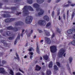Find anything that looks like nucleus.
I'll return each instance as SVG.
<instances>
[{"instance_id": "nucleus-1", "label": "nucleus", "mask_w": 75, "mask_h": 75, "mask_svg": "<svg viewBox=\"0 0 75 75\" xmlns=\"http://www.w3.org/2000/svg\"><path fill=\"white\" fill-rule=\"evenodd\" d=\"M23 13L24 16H27L28 14V10H29L30 11H33L34 10L30 6H25L23 8Z\"/></svg>"}, {"instance_id": "nucleus-2", "label": "nucleus", "mask_w": 75, "mask_h": 75, "mask_svg": "<svg viewBox=\"0 0 75 75\" xmlns=\"http://www.w3.org/2000/svg\"><path fill=\"white\" fill-rule=\"evenodd\" d=\"M33 6L34 7L36 8V10L37 11H40V12H39L38 13V16H41V15H42V14H44V11L42 9H40V8H39L40 5L37 4L35 3L33 4Z\"/></svg>"}, {"instance_id": "nucleus-3", "label": "nucleus", "mask_w": 75, "mask_h": 75, "mask_svg": "<svg viewBox=\"0 0 75 75\" xmlns=\"http://www.w3.org/2000/svg\"><path fill=\"white\" fill-rule=\"evenodd\" d=\"M66 51V50H64V49H61L59 51V52L58 54L59 57H62V56H63V55L64 57H65V55H66V53H65V52Z\"/></svg>"}, {"instance_id": "nucleus-4", "label": "nucleus", "mask_w": 75, "mask_h": 75, "mask_svg": "<svg viewBox=\"0 0 75 75\" xmlns=\"http://www.w3.org/2000/svg\"><path fill=\"white\" fill-rule=\"evenodd\" d=\"M33 19V17L31 16H27L25 19V23L26 24H30Z\"/></svg>"}, {"instance_id": "nucleus-5", "label": "nucleus", "mask_w": 75, "mask_h": 75, "mask_svg": "<svg viewBox=\"0 0 75 75\" xmlns=\"http://www.w3.org/2000/svg\"><path fill=\"white\" fill-rule=\"evenodd\" d=\"M7 30H13L14 31H18V28L16 27L13 28L12 26H8L7 28Z\"/></svg>"}, {"instance_id": "nucleus-6", "label": "nucleus", "mask_w": 75, "mask_h": 75, "mask_svg": "<svg viewBox=\"0 0 75 75\" xmlns=\"http://www.w3.org/2000/svg\"><path fill=\"white\" fill-rule=\"evenodd\" d=\"M50 51L52 52H55L57 51V47L55 46H52L50 47Z\"/></svg>"}, {"instance_id": "nucleus-7", "label": "nucleus", "mask_w": 75, "mask_h": 75, "mask_svg": "<svg viewBox=\"0 0 75 75\" xmlns=\"http://www.w3.org/2000/svg\"><path fill=\"white\" fill-rule=\"evenodd\" d=\"M38 23L40 25H45L46 24V21L44 20H40L38 21Z\"/></svg>"}, {"instance_id": "nucleus-8", "label": "nucleus", "mask_w": 75, "mask_h": 75, "mask_svg": "<svg viewBox=\"0 0 75 75\" xmlns=\"http://www.w3.org/2000/svg\"><path fill=\"white\" fill-rule=\"evenodd\" d=\"M15 20V18H8L6 19L5 20V23H10Z\"/></svg>"}, {"instance_id": "nucleus-9", "label": "nucleus", "mask_w": 75, "mask_h": 75, "mask_svg": "<svg viewBox=\"0 0 75 75\" xmlns=\"http://www.w3.org/2000/svg\"><path fill=\"white\" fill-rule=\"evenodd\" d=\"M72 32H75V27L72 28V29H70L67 31V33L69 34H72Z\"/></svg>"}, {"instance_id": "nucleus-10", "label": "nucleus", "mask_w": 75, "mask_h": 75, "mask_svg": "<svg viewBox=\"0 0 75 75\" xmlns=\"http://www.w3.org/2000/svg\"><path fill=\"white\" fill-rule=\"evenodd\" d=\"M1 16L2 17H3L4 18H8L11 17L10 15L8 14H1Z\"/></svg>"}, {"instance_id": "nucleus-11", "label": "nucleus", "mask_w": 75, "mask_h": 75, "mask_svg": "<svg viewBox=\"0 0 75 75\" xmlns=\"http://www.w3.org/2000/svg\"><path fill=\"white\" fill-rule=\"evenodd\" d=\"M24 23L21 21H18L16 23L15 25H23Z\"/></svg>"}, {"instance_id": "nucleus-12", "label": "nucleus", "mask_w": 75, "mask_h": 75, "mask_svg": "<svg viewBox=\"0 0 75 75\" xmlns=\"http://www.w3.org/2000/svg\"><path fill=\"white\" fill-rule=\"evenodd\" d=\"M43 19H44L45 20V21H49V20H50L49 17L46 15L44 16Z\"/></svg>"}, {"instance_id": "nucleus-13", "label": "nucleus", "mask_w": 75, "mask_h": 75, "mask_svg": "<svg viewBox=\"0 0 75 75\" xmlns=\"http://www.w3.org/2000/svg\"><path fill=\"white\" fill-rule=\"evenodd\" d=\"M20 35L19 34L18 35V36L16 39L15 41L14 44L15 45L17 43V40H20Z\"/></svg>"}, {"instance_id": "nucleus-14", "label": "nucleus", "mask_w": 75, "mask_h": 75, "mask_svg": "<svg viewBox=\"0 0 75 75\" xmlns=\"http://www.w3.org/2000/svg\"><path fill=\"white\" fill-rule=\"evenodd\" d=\"M36 51L37 53H38L39 54H40V48L38 47V45H37L36 47Z\"/></svg>"}, {"instance_id": "nucleus-15", "label": "nucleus", "mask_w": 75, "mask_h": 75, "mask_svg": "<svg viewBox=\"0 0 75 75\" xmlns=\"http://www.w3.org/2000/svg\"><path fill=\"white\" fill-rule=\"evenodd\" d=\"M45 40L46 41H47V44H50V43H51V40L49 38L46 37L45 38Z\"/></svg>"}, {"instance_id": "nucleus-16", "label": "nucleus", "mask_w": 75, "mask_h": 75, "mask_svg": "<svg viewBox=\"0 0 75 75\" xmlns=\"http://www.w3.org/2000/svg\"><path fill=\"white\" fill-rule=\"evenodd\" d=\"M41 69V67L39 66L38 65H36V68L35 69V71H40Z\"/></svg>"}, {"instance_id": "nucleus-17", "label": "nucleus", "mask_w": 75, "mask_h": 75, "mask_svg": "<svg viewBox=\"0 0 75 75\" xmlns=\"http://www.w3.org/2000/svg\"><path fill=\"white\" fill-rule=\"evenodd\" d=\"M71 44H72V45H74V46H75V40H73L72 41L69 43L68 44V45H71Z\"/></svg>"}, {"instance_id": "nucleus-18", "label": "nucleus", "mask_w": 75, "mask_h": 75, "mask_svg": "<svg viewBox=\"0 0 75 75\" xmlns=\"http://www.w3.org/2000/svg\"><path fill=\"white\" fill-rule=\"evenodd\" d=\"M1 42L3 43V44L4 45V46L5 47H6L7 45H8V44L6 43V42H5V40H2L1 41Z\"/></svg>"}, {"instance_id": "nucleus-19", "label": "nucleus", "mask_w": 75, "mask_h": 75, "mask_svg": "<svg viewBox=\"0 0 75 75\" xmlns=\"http://www.w3.org/2000/svg\"><path fill=\"white\" fill-rule=\"evenodd\" d=\"M37 1L38 4H41L44 1V0H37Z\"/></svg>"}, {"instance_id": "nucleus-20", "label": "nucleus", "mask_w": 75, "mask_h": 75, "mask_svg": "<svg viewBox=\"0 0 75 75\" xmlns=\"http://www.w3.org/2000/svg\"><path fill=\"white\" fill-rule=\"evenodd\" d=\"M5 72V71L4 70V68H0V73H4Z\"/></svg>"}, {"instance_id": "nucleus-21", "label": "nucleus", "mask_w": 75, "mask_h": 75, "mask_svg": "<svg viewBox=\"0 0 75 75\" xmlns=\"http://www.w3.org/2000/svg\"><path fill=\"white\" fill-rule=\"evenodd\" d=\"M6 34L8 36H11V33L9 31H6Z\"/></svg>"}, {"instance_id": "nucleus-22", "label": "nucleus", "mask_w": 75, "mask_h": 75, "mask_svg": "<svg viewBox=\"0 0 75 75\" xmlns=\"http://www.w3.org/2000/svg\"><path fill=\"white\" fill-rule=\"evenodd\" d=\"M16 56L17 58H16V57H14V59H17L18 60V61H19V59H19V57H18V54H17V53H16Z\"/></svg>"}, {"instance_id": "nucleus-23", "label": "nucleus", "mask_w": 75, "mask_h": 75, "mask_svg": "<svg viewBox=\"0 0 75 75\" xmlns=\"http://www.w3.org/2000/svg\"><path fill=\"white\" fill-rule=\"evenodd\" d=\"M44 31H45V34L46 35H47V36H50V33L48 32V31L44 30Z\"/></svg>"}, {"instance_id": "nucleus-24", "label": "nucleus", "mask_w": 75, "mask_h": 75, "mask_svg": "<svg viewBox=\"0 0 75 75\" xmlns=\"http://www.w3.org/2000/svg\"><path fill=\"white\" fill-rule=\"evenodd\" d=\"M62 31V30L61 29L60 30L58 28H57L56 31H57V32L58 33H59V34H60V33H61Z\"/></svg>"}, {"instance_id": "nucleus-25", "label": "nucleus", "mask_w": 75, "mask_h": 75, "mask_svg": "<svg viewBox=\"0 0 75 75\" xmlns=\"http://www.w3.org/2000/svg\"><path fill=\"white\" fill-rule=\"evenodd\" d=\"M43 58L44 59H45V60H48V57L47 55H45L43 56Z\"/></svg>"}, {"instance_id": "nucleus-26", "label": "nucleus", "mask_w": 75, "mask_h": 75, "mask_svg": "<svg viewBox=\"0 0 75 75\" xmlns=\"http://www.w3.org/2000/svg\"><path fill=\"white\" fill-rule=\"evenodd\" d=\"M54 69L55 71H58V67H57V66L56 65H54Z\"/></svg>"}, {"instance_id": "nucleus-27", "label": "nucleus", "mask_w": 75, "mask_h": 75, "mask_svg": "<svg viewBox=\"0 0 75 75\" xmlns=\"http://www.w3.org/2000/svg\"><path fill=\"white\" fill-rule=\"evenodd\" d=\"M47 74L48 75H51V70L47 69Z\"/></svg>"}, {"instance_id": "nucleus-28", "label": "nucleus", "mask_w": 75, "mask_h": 75, "mask_svg": "<svg viewBox=\"0 0 75 75\" xmlns=\"http://www.w3.org/2000/svg\"><path fill=\"white\" fill-rule=\"evenodd\" d=\"M11 10H17V8H16V7H11L10 8Z\"/></svg>"}, {"instance_id": "nucleus-29", "label": "nucleus", "mask_w": 75, "mask_h": 75, "mask_svg": "<svg viewBox=\"0 0 75 75\" xmlns=\"http://www.w3.org/2000/svg\"><path fill=\"white\" fill-rule=\"evenodd\" d=\"M52 66V62H50L49 64V68H51Z\"/></svg>"}, {"instance_id": "nucleus-30", "label": "nucleus", "mask_w": 75, "mask_h": 75, "mask_svg": "<svg viewBox=\"0 0 75 75\" xmlns=\"http://www.w3.org/2000/svg\"><path fill=\"white\" fill-rule=\"evenodd\" d=\"M5 13H6L7 14H9V13H14V11H12L11 12H10L8 11H5Z\"/></svg>"}, {"instance_id": "nucleus-31", "label": "nucleus", "mask_w": 75, "mask_h": 75, "mask_svg": "<svg viewBox=\"0 0 75 75\" xmlns=\"http://www.w3.org/2000/svg\"><path fill=\"white\" fill-rule=\"evenodd\" d=\"M69 63H71V62H72V60H73L72 57H70L69 58Z\"/></svg>"}, {"instance_id": "nucleus-32", "label": "nucleus", "mask_w": 75, "mask_h": 75, "mask_svg": "<svg viewBox=\"0 0 75 75\" xmlns=\"http://www.w3.org/2000/svg\"><path fill=\"white\" fill-rule=\"evenodd\" d=\"M30 54L31 55L30 56V59H32V58L33 57V52H30Z\"/></svg>"}, {"instance_id": "nucleus-33", "label": "nucleus", "mask_w": 75, "mask_h": 75, "mask_svg": "<svg viewBox=\"0 0 75 75\" xmlns=\"http://www.w3.org/2000/svg\"><path fill=\"white\" fill-rule=\"evenodd\" d=\"M27 2L29 4H32L33 3V1L32 0H27Z\"/></svg>"}, {"instance_id": "nucleus-34", "label": "nucleus", "mask_w": 75, "mask_h": 75, "mask_svg": "<svg viewBox=\"0 0 75 75\" xmlns=\"http://www.w3.org/2000/svg\"><path fill=\"white\" fill-rule=\"evenodd\" d=\"M1 63L3 65H4V64H6L7 62L6 61H5V60H3L2 61Z\"/></svg>"}, {"instance_id": "nucleus-35", "label": "nucleus", "mask_w": 75, "mask_h": 75, "mask_svg": "<svg viewBox=\"0 0 75 75\" xmlns=\"http://www.w3.org/2000/svg\"><path fill=\"white\" fill-rule=\"evenodd\" d=\"M56 64H57V66H58L59 68V67H61V64H60L59 62H56Z\"/></svg>"}, {"instance_id": "nucleus-36", "label": "nucleus", "mask_w": 75, "mask_h": 75, "mask_svg": "<svg viewBox=\"0 0 75 75\" xmlns=\"http://www.w3.org/2000/svg\"><path fill=\"white\" fill-rule=\"evenodd\" d=\"M9 73L10 74H11V75H14V72H13V71H12L11 70H10V72Z\"/></svg>"}, {"instance_id": "nucleus-37", "label": "nucleus", "mask_w": 75, "mask_h": 75, "mask_svg": "<svg viewBox=\"0 0 75 75\" xmlns=\"http://www.w3.org/2000/svg\"><path fill=\"white\" fill-rule=\"evenodd\" d=\"M69 6V4H67L66 5H63L62 6L63 7H68Z\"/></svg>"}, {"instance_id": "nucleus-38", "label": "nucleus", "mask_w": 75, "mask_h": 75, "mask_svg": "<svg viewBox=\"0 0 75 75\" xmlns=\"http://www.w3.org/2000/svg\"><path fill=\"white\" fill-rule=\"evenodd\" d=\"M14 38V37H9L8 38V39L9 40H13Z\"/></svg>"}, {"instance_id": "nucleus-39", "label": "nucleus", "mask_w": 75, "mask_h": 75, "mask_svg": "<svg viewBox=\"0 0 75 75\" xmlns=\"http://www.w3.org/2000/svg\"><path fill=\"white\" fill-rule=\"evenodd\" d=\"M51 25V23L49 22L46 25V27H49Z\"/></svg>"}, {"instance_id": "nucleus-40", "label": "nucleus", "mask_w": 75, "mask_h": 75, "mask_svg": "<svg viewBox=\"0 0 75 75\" xmlns=\"http://www.w3.org/2000/svg\"><path fill=\"white\" fill-rule=\"evenodd\" d=\"M21 14V12H17L16 14L17 16H19V15Z\"/></svg>"}, {"instance_id": "nucleus-41", "label": "nucleus", "mask_w": 75, "mask_h": 75, "mask_svg": "<svg viewBox=\"0 0 75 75\" xmlns=\"http://www.w3.org/2000/svg\"><path fill=\"white\" fill-rule=\"evenodd\" d=\"M69 11L68 10L67 11V18H68V17H69Z\"/></svg>"}, {"instance_id": "nucleus-42", "label": "nucleus", "mask_w": 75, "mask_h": 75, "mask_svg": "<svg viewBox=\"0 0 75 75\" xmlns=\"http://www.w3.org/2000/svg\"><path fill=\"white\" fill-rule=\"evenodd\" d=\"M74 16H75V13L74 12H73L72 14V18H71L72 19V18H74Z\"/></svg>"}, {"instance_id": "nucleus-43", "label": "nucleus", "mask_w": 75, "mask_h": 75, "mask_svg": "<svg viewBox=\"0 0 75 75\" xmlns=\"http://www.w3.org/2000/svg\"><path fill=\"white\" fill-rule=\"evenodd\" d=\"M67 67L68 69V70H70V67H69V64L67 65Z\"/></svg>"}, {"instance_id": "nucleus-44", "label": "nucleus", "mask_w": 75, "mask_h": 75, "mask_svg": "<svg viewBox=\"0 0 75 75\" xmlns=\"http://www.w3.org/2000/svg\"><path fill=\"white\" fill-rule=\"evenodd\" d=\"M19 71H20V72H22V73H23V74H24V71H23L21 70L20 68H19Z\"/></svg>"}, {"instance_id": "nucleus-45", "label": "nucleus", "mask_w": 75, "mask_h": 75, "mask_svg": "<svg viewBox=\"0 0 75 75\" xmlns=\"http://www.w3.org/2000/svg\"><path fill=\"white\" fill-rule=\"evenodd\" d=\"M54 11H53L52 13V16L53 18L54 17Z\"/></svg>"}, {"instance_id": "nucleus-46", "label": "nucleus", "mask_w": 75, "mask_h": 75, "mask_svg": "<svg viewBox=\"0 0 75 75\" xmlns=\"http://www.w3.org/2000/svg\"><path fill=\"white\" fill-rule=\"evenodd\" d=\"M55 37V34L54 33H53L52 34V36L51 37V38H53L54 37Z\"/></svg>"}, {"instance_id": "nucleus-47", "label": "nucleus", "mask_w": 75, "mask_h": 75, "mask_svg": "<svg viewBox=\"0 0 75 75\" xmlns=\"http://www.w3.org/2000/svg\"><path fill=\"white\" fill-rule=\"evenodd\" d=\"M65 14H64L63 15V19L64 20H65Z\"/></svg>"}, {"instance_id": "nucleus-48", "label": "nucleus", "mask_w": 75, "mask_h": 75, "mask_svg": "<svg viewBox=\"0 0 75 75\" xmlns=\"http://www.w3.org/2000/svg\"><path fill=\"white\" fill-rule=\"evenodd\" d=\"M3 6V4L2 3H0V8H2V6Z\"/></svg>"}, {"instance_id": "nucleus-49", "label": "nucleus", "mask_w": 75, "mask_h": 75, "mask_svg": "<svg viewBox=\"0 0 75 75\" xmlns=\"http://www.w3.org/2000/svg\"><path fill=\"white\" fill-rule=\"evenodd\" d=\"M16 75H21L20 73L18 72L16 74Z\"/></svg>"}, {"instance_id": "nucleus-50", "label": "nucleus", "mask_w": 75, "mask_h": 75, "mask_svg": "<svg viewBox=\"0 0 75 75\" xmlns=\"http://www.w3.org/2000/svg\"><path fill=\"white\" fill-rule=\"evenodd\" d=\"M28 50L29 51H32V48L29 49Z\"/></svg>"}, {"instance_id": "nucleus-51", "label": "nucleus", "mask_w": 75, "mask_h": 75, "mask_svg": "<svg viewBox=\"0 0 75 75\" xmlns=\"http://www.w3.org/2000/svg\"><path fill=\"white\" fill-rule=\"evenodd\" d=\"M71 6H75V4H71Z\"/></svg>"}, {"instance_id": "nucleus-52", "label": "nucleus", "mask_w": 75, "mask_h": 75, "mask_svg": "<svg viewBox=\"0 0 75 75\" xmlns=\"http://www.w3.org/2000/svg\"><path fill=\"white\" fill-rule=\"evenodd\" d=\"M61 1V0H57L56 1V3H58V2H59V1Z\"/></svg>"}, {"instance_id": "nucleus-53", "label": "nucleus", "mask_w": 75, "mask_h": 75, "mask_svg": "<svg viewBox=\"0 0 75 75\" xmlns=\"http://www.w3.org/2000/svg\"><path fill=\"white\" fill-rule=\"evenodd\" d=\"M39 32L40 33H42V30H40L39 31Z\"/></svg>"}, {"instance_id": "nucleus-54", "label": "nucleus", "mask_w": 75, "mask_h": 75, "mask_svg": "<svg viewBox=\"0 0 75 75\" xmlns=\"http://www.w3.org/2000/svg\"><path fill=\"white\" fill-rule=\"evenodd\" d=\"M51 1V0H48L47 2L48 3H50Z\"/></svg>"}, {"instance_id": "nucleus-55", "label": "nucleus", "mask_w": 75, "mask_h": 75, "mask_svg": "<svg viewBox=\"0 0 75 75\" xmlns=\"http://www.w3.org/2000/svg\"><path fill=\"white\" fill-rule=\"evenodd\" d=\"M60 14V12H57V16H58Z\"/></svg>"}, {"instance_id": "nucleus-56", "label": "nucleus", "mask_w": 75, "mask_h": 75, "mask_svg": "<svg viewBox=\"0 0 75 75\" xmlns=\"http://www.w3.org/2000/svg\"><path fill=\"white\" fill-rule=\"evenodd\" d=\"M59 20H61V17L60 16H59Z\"/></svg>"}, {"instance_id": "nucleus-57", "label": "nucleus", "mask_w": 75, "mask_h": 75, "mask_svg": "<svg viewBox=\"0 0 75 75\" xmlns=\"http://www.w3.org/2000/svg\"><path fill=\"white\" fill-rule=\"evenodd\" d=\"M4 1L5 3H7V2H8V0H5Z\"/></svg>"}, {"instance_id": "nucleus-58", "label": "nucleus", "mask_w": 75, "mask_h": 75, "mask_svg": "<svg viewBox=\"0 0 75 75\" xmlns=\"http://www.w3.org/2000/svg\"><path fill=\"white\" fill-rule=\"evenodd\" d=\"M40 60H42V57L41 56L40 57Z\"/></svg>"}, {"instance_id": "nucleus-59", "label": "nucleus", "mask_w": 75, "mask_h": 75, "mask_svg": "<svg viewBox=\"0 0 75 75\" xmlns=\"http://www.w3.org/2000/svg\"><path fill=\"white\" fill-rule=\"evenodd\" d=\"M30 33H31V34H32V33H33V30H31Z\"/></svg>"}, {"instance_id": "nucleus-60", "label": "nucleus", "mask_w": 75, "mask_h": 75, "mask_svg": "<svg viewBox=\"0 0 75 75\" xmlns=\"http://www.w3.org/2000/svg\"><path fill=\"white\" fill-rule=\"evenodd\" d=\"M24 34V33H21V37H23V35Z\"/></svg>"}, {"instance_id": "nucleus-61", "label": "nucleus", "mask_w": 75, "mask_h": 75, "mask_svg": "<svg viewBox=\"0 0 75 75\" xmlns=\"http://www.w3.org/2000/svg\"><path fill=\"white\" fill-rule=\"evenodd\" d=\"M3 30H0V33H2V32H3Z\"/></svg>"}, {"instance_id": "nucleus-62", "label": "nucleus", "mask_w": 75, "mask_h": 75, "mask_svg": "<svg viewBox=\"0 0 75 75\" xmlns=\"http://www.w3.org/2000/svg\"><path fill=\"white\" fill-rule=\"evenodd\" d=\"M41 74L42 75H44V72H42Z\"/></svg>"}, {"instance_id": "nucleus-63", "label": "nucleus", "mask_w": 75, "mask_h": 75, "mask_svg": "<svg viewBox=\"0 0 75 75\" xmlns=\"http://www.w3.org/2000/svg\"><path fill=\"white\" fill-rule=\"evenodd\" d=\"M74 39H75V34H74Z\"/></svg>"}, {"instance_id": "nucleus-64", "label": "nucleus", "mask_w": 75, "mask_h": 75, "mask_svg": "<svg viewBox=\"0 0 75 75\" xmlns=\"http://www.w3.org/2000/svg\"><path fill=\"white\" fill-rule=\"evenodd\" d=\"M27 56L25 55L24 57V58H27Z\"/></svg>"}]
</instances>
